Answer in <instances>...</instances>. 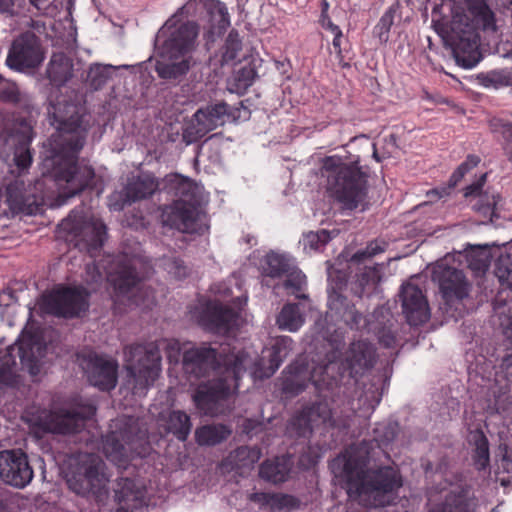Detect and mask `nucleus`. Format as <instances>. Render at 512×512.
Instances as JSON below:
<instances>
[{
	"label": "nucleus",
	"mask_w": 512,
	"mask_h": 512,
	"mask_svg": "<svg viewBox=\"0 0 512 512\" xmlns=\"http://www.w3.org/2000/svg\"><path fill=\"white\" fill-rule=\"evenodd\" d=\"M47 114L56 129L48 139L43 159V175H49L59 190V196L71 198L92 186L95 171L78 162L91 128L85 109L65 97L49 100Z\"/></svg>",
	"instance_id": "obj_1"
},
{
	"label": "nucleus",
	"mask_w": 512,
	"mask_h": 512,
	"mask_svg": "<svg viewBox=\"0 0 512 512\" xmlns=\"http://www.w3.org/2000/svg\"><path fill=\"white\" fill-rule=\"evenodd\" d=\"M336 484L351 500L364 506H383L402 485L398 469L376 467L369 450H342L329 464Z\"/></svg>",
	"instance_id": "obj_2"
},
{
	"label": "nucleus",
	"mask_w": 512,
	"mask_h": 512,
	"mask_svg": "<svg viewBox=\"0 0 512 512\" xmlns=\"http://www.w3.org/2000/svg\"><path fill=\"white\" fill-rule=\"evenodd\" d=\"M203 0H188L170 16L154 39L155 71L159 78L179 84L194 64L192 53L197 47L200 26L181 18L195 17L204 8Z\"/></svg>",
	"instance_id": "obj_3"
},
{
	"label": "nucleus",
	"mask_w": 512,
	"mask_h": 512,
	"mask_svg": "<svg viewBox=\"0 0 512 512\" xmlns=\"http://www.w3.org/2000/svg\"><path fill=\"white\" fill-rule=\"evenodd\" d=\"M466 22L454 23L450 36L452 55L458 66L475 67L482 59L479 50L480 32L496 41L499 38L498 19L487 0H466Z\"/></svg>",
	"instance_id": "obj_4"
},
{
	"label": "nucleus",
	"mask_w": 512,
	"mask_h": 512,
	"mask_svg": "<svg viewBox=\"0 0 512 512\" xmlns=\"http://www.w3.org/2000/svg\"><path fill=\"white\" fill-rule=\"evenodd\" d=\"M66 478L69 488L83 496H92L99 504L108 498L109 476L105 463L94 452L74 450H46Z\"/></svg>",
	"instance_id": "obj_5"
},
{
	"label": "nucleus",
	"mask_w": 512,
	"mask_h": 512,
	"mask_svg": "<svg viewBox=\"0 0 512 512\" xmlns=\"http://www.w3.org/2000/svg\"><path fill=\"white\" fill-rule=\"evenodd\" d=\"M169 191L175 199L163 208L162 224L183 233H201L206 219L200 208L202 188L188 178L175 176L169 183Z\"/></svg>",
	"instance_id": "obj_6"
},
{
	"label": "nucleus",
	"mask_w": 512,
	"mask_h": 512,
	"mask_svg": "<svg viewBox=\"0 0 512 512\" xmlns=\"http://www.w3.org/2000/svg\"><path fill=\"white\" fill-rule=\"evenodd\" d=\"M321 172L330 196L344 209L354 210L366 204L367 174L357 162L344 163L338 157H326Z\"/></svg>",
	"instance_id": "obj_7"
},
{
	"label": "nucleus",
	"mask_w": 512,
	"mask_h": 512,
	"mask_svg": "<svg viewBox=\"0 0 512 512\" xmlns=\"http://www.w3.org/2000/svg\"><path fill=\"white\" fill-rule=\"evenodd\" d=\"M250 362L248 354L228 356L225 359L227 376L201 383L196 388L192 399L198 412L211 417L225 414L229 410L231 387H239L238 381Z\"/></svg>",
	"instance_id": "obj_8"
},
{
	"label": "nucleus",
	"mask_w": 512,
	"mask_h": 512,
	"mask_svg": "<svg viewBox=\"0 0 512 512\" xmlns=\"http://www.w3.org/2000/svg\"><path fill=\"white\" fill-rule=\"evenodd\" d=\"M179 354L180 347L177 341L148 342L144 344H131L124 348L126 362L127 384L132 393L137 396L146 395L147 390L158 378L161 371L160 346Z\"/></svg>",
	"instance_id": "obj_9"
},
{
	"label": "nucleus",
	"mask_w": 512,
	"mask_h": 512,
	"mask_svg": "<svg viewBox=\"0 0 512 512\" xmlns=\"http://www.w3.org/2000/svg\"><path fill=\"white\" fill-rule=\"evenodd\" d=\"M336 368L339 366L334 361L315 365L313 362L306 361L305 358L297 359L286 368L282 380V392L289 397H294L302 393L309 383H312L317 390H321L324 385L330 384L327 378L336 381L332 375Z\"/></svg>",
	"instance_id": "obj_10"
},
{
	"label": "nucleus",
	"mask_w": 512,
	"mask_h": 512,
	"mask_svg": "<svg viewBox=\"0 0 512 512\" xmlns=\"http://www.w3.org/2000/svg\"><path fill=\"white\" fill-rule=\"evenodd\" d=\"M247 354L244 351L230 352L227 347H214L210 343L193 346L183 353V369L186 374L195 378L214 374L217 377L227 376L225 359L231 355Z\"/></svg>",
	"instance_id": "obj_11"
},
{
	"label": "nucleus",
	"mask_w": 512,
	"mask_h": 512,
	"mask_svg": "<svg viewBox=\"0 0 512 512\" xmlns=\"http://www.w3.org/2000/svg\"><path fill=\"white\" fill-rule=\"evenodd\" d=\"M290 425L298 436L307 437L315 429H347L350 423L347 418H334L329 402L320 398L303 405L302 409L293 417Z\"/></svg>",
	"instance_id": "obj_12"
},
{
	"label": "nucleus",
	"mask_w": 512,
	"mask_h": 512,
	"mask_svg": "<svg viewBox=\"0 0 512 512\" xmlns=\"http://www.w3.org/2000/svg\"><path fill=\"white\" fill-rule=\"evenodd\" d=\"M88 297L89 294L82 288L61 286L41 296L39 309L43 314L75 318L87 311Z\"/></svg>",
	"instance_id": "obj_13"
},
{
	"label": "nucleus",
	"mask_w": 512,
	"mask_h": 512,
	"mask_svg": "<svg viewBox=\"0 0 512 512\" xmlns=\"http://www.w3.org/2000/svg\"><path fill=\"white\" fill-rule=\"evenodd\" d=\"M31 134V127L24 122L5 127L0 132V159L20 169L29 167L32 162Z\"/></svg>",
	"instance_id": "obj_14"
},
{
	"label": "nucleus",
	"mask_w": 512,
	"mask_h": 512,
	"mask_svg": "<svg viewBox=\"0 0 512 512\" xmlns=\"http://www.w3.org/2000/svg\"><path fill=\"white\" fill-rule=\"evenodd\" d=\"M60 227L71 237V241H75V246L89 253L101 248L106 239V226L100 219L84 217L75 211L60 223Z\"/></svg>",
	"instance_id": "obj_15"
},
{
	"label": "nucleus",
	"mask_w": 512,
	"mask_h": 512,
	"mask_svg": "<svg viewBox=\"0 0 512 512\" xmlns=\"http://www.w3.org/2000/svg\"><path fill=\"white\" fill-rule=\"evenodd\" d=\"M45 59L41 40L31 31L16 37L8 51L7 66L18 72H29L38 68Z\"/></svg>",
	"instance_id": "obj_16"
},
{
	"label": "nucleus",
	"mask_w": 512,
	"mask_h": 512,
	"mask_svg": "<svg viewBox=\"0 0 512 512\" xmlns=\"http://www.w3.org/2000/svg\"><path fill=\"white\" fill-rule=\"evenodd\" d=\"M17 357L23 369L36 376L40 372V361L34 353L21 344L0 349V388L15 387L19 383Z\"/></svg>",
	"instance_id": "obj_17"
},
{
	"label": "nucleus",
	"mask_w": 512,
	"mask_h": 512,
	"mask_svg": "<svg viewBox=\"0 0 512 512\" xmlns=\"http://www.w3.org/2000/svg\"><path fill=\"white\" fill-rule=\"evenodd\" d=\"M95 412L96 408L91 403L59 409L50 414L45 422V429L53 434H76L83 430L87 420L92 418Z\"/></svg>",
	"instance_id": "obj_18"
},
{
	"label": "nucleus",
	"mask_w": 512,
	"mask_h": 512,
	"mask_svg": "<svg viewBox=\"0 0 512 512\" xmlns=\"http://www.w3.org/2000/svg\"><path fill=\"white\" fill-rule=\"evenodd\" d=\"M140 265L139 259L127 254L117 255L113 259L107 277L119 294L126 295L139 287L143 279L138 271Z\"/></svg>",
	"instance_id": "obj_19"
},
{
	"label": "nucleus",
	"mask_w": 512,
	"mask_h": 512,
	"mask_svg": "<svg viewBox=\"0 0 512 512\" xmlns=\"http://www.w3.org/2000/svg\"><path fill=\"white\" fill-rule=\"evenodd\" d=\"M438 282L445 304L452 307L468 297L470 284L462 270L451 266L439 265L433 272Z\"/></svg>",
	"instance_id": "obj_20"
},
{
	"label": "nucleus",
	"mask_w": 512,
	"mask_h": 512,
	"mask_svg": "<svg viewBox=\"0 0 512 512\" xmlns=\"http://www.w3.org/2000/svg\"><path fill=\"white\" fill-rule=\"evenodd\" d=\"M0 478L17 488L31 482L33 470L23 450H0Z\"/></svg>",
	"instance_id": "obj_21"
},
{
	"label": "nucleus",
	"mask_w": 512,
	"mask_h": 512,
	"mask_svg": "<svg viewBox=\"0 0 512 512\" xmlns=\"http://www.w3.org/2000/svg\"><path fill=\"white\" fill-rule=\"evenodd\" d=\"M398 298L402 313L409 325H422L430 319L431 313L428 301L417 285L412 282L403 283Z\"/></svg>",
	"instance_id": "obj_22"
},
{
	"label": "nucleus",
	"mask_w": 512,
	"mask_h": 512,
	"mask_svg": "<svg viewBox=\"0 0 512 512\" xmlns=\"http://www.w3.org/2000/svg\"><path fill=\"white\" fill-rule=\"evenodd\" d=\"M117 372L118 364L115 360L95 353L88 355L86 373L91 385L102 391H110L117 385Z\"/></svg>",
	"instance_id": "obj_23"
},
{
	"label": "nucleus",
	"mask_w": 512,
	"mask_h": 512,
	"mask_svg": "<svg viewBox=\"0 0 512 512\" xmlns=\"http://www.w3.org/2000/svg\"><path fill=\"white\" fill-rule=\"evenodd\" d=\"M5 202L14 214L35 215L42 210L43 198L27 190L23 181L15 180L5 187Z\"/></svg>",
	"instance_id": "obj_24"
},
{
	"label": "nucleus",
	"mask_w": 512,
	"mask_h": 512,
	"mask_svg": "<svg viewBox=\"0 0 512 512\" xmlns=\"http://www.w3.org/2000/svg\"><path fill=\"white\" fill-rule=\"evenodd\" d=\"M327 317L334 321H342L351 329H361L366 326V319L362 313L355 309V305L348 300L344 292L327 293Z\"/></svg>",
	"instance_id": "obj_25"
},
{
	"label": "nucleus",
	"mask_w": 512,
	"mask_h": 512,
	"mask_svg": "<svg viewBox=\"0 0 512 512\" xmlns=\"http://www.w3.org/2000/svg\"><path fill=\"white\" fill-rule=\"evenodd\" d=\"M238 313L216 301H209L202 310L199 323L206 330L225 334L236 324Z\"/></svg>",
	"instance_id": "obj_26"
},
{
	"label": "nucleus",
	"mask_w": 512,
	"mask_h": 512,
	"mask_svg": "<svg viewBox=\"0 0 512 512\" xmlns=\"http://www.w3.org/2000/svg\"><path fill=\"white\" fill-rule=\"evenodd\" d=\"M376 361V349L373 344L366 340L352 342L347 351L345 362L341 363L343 372H348L352 378L362 374L365 370L371 369Z\"/></svg>",
	"instance_id": "obj_27"
},
{
	"label": "nucleus",
	"mask_w": 512,
	"mask_h": 512,
	"mask_svg": "<svg viewBox=\"0 0 512 512\" xmlns=\"http://www.w3.org/2000/svg\"><path fill=\"white\" fill-rule=\"evenodd\" d=\"M293 340L288 336H282L275 340L266 355L255 363L253 374L259 379L271 377L287 358L292 350Z\"/></svg>",
	"instance_id": "obj_28"
},
{
	"label": "nucleus",
	"mask_w": 512,
	"mask_h": 512,
	"mask_svg": "<svg viewBox=\"0 0 512 512\" xmlns=\"http://www.w3.org/2000/svg\"><path fill=\"white\" fill-rule=\"evenodd\" d=\"M114 502L117 512H134L144 504L142 485L128 477L118 479L114 487Z\"/></svg>",
	"instance_id": "obj_29"
},
{
	"label": "nucleus",
	"mask_w": 512,
	"mask_h": 512,
	"mask_svg": "<svg viewBox=\"0 0 512 512\" xmlns=\"http://www.w3.org/2000/svg\"><path fill=\"white\" fill-rule=\"evenodd\" d=\"M204 9L209 16V27L204 34L207 42H214L230 26V15L225 3L220 0H205Z\"/></svg>",
	"instance_id": "obj_30"
},
{
	"label": "nucleus",
	"mask_w": 512,
	"mask_h": 512,
	"mask_svg": "<svg viewBox=\"0 0 512 512\" xmlns=\"http://www.w3.org/2000/svg\"><path fill=\"white\" fill-rule=\"evenodd\" d=\"M486 177H487L486 173L482 174L476 182L468 185L465 188V192H464L465 197H469V196H473V195L478 196V199H477L476 203L473 205V208L481 217H483V220H481V223H483V224L493 223L494 219L498 218V215L496 214V211H495V207H496L497 199L499 198V196H495V195L489 196L487 194L482 195L480 193L483 185L486 182Z\"/></svg>",
	"instance_id": "obj_31"
},
{
	"label": "nucleus",
	"mask_w": 512,
	"mask_h": 512,
	"mask_svg": "<svg viewBox=\"0 0 512 512\" xmlns=\"http://www.w3.org/2000/svg\"><path fill=\"white\" fill-rule=\"evenodd\" d=\"M382 264L365 265L351 282L350 290L357 297L370 296L381 281Z\"/></svg>",
	"instance_id": "obj_32"
},
{
	"label": "nucleus",
	"mask_w": 512,
	"mask_h": 512,
	"mask_svg": "<svg viewBox=\"0 0 512 512\" xmlns=\"http://www.w3.org/2000/svg\"><path fill=\"white\" fill-rule=\"evenodd\" d=\"M291 468V457L285 454L263 462L259 469V475L262 479L277 484L287 480Z\"/></svg>",
	"instance_id": "obj_33"
},
{
	"label": "nucleus",
	"mask_w": 512,
	"mask_h": 512,
	"mask_svg": "<svg viewBox=\"0 0 512 512\" xmlns=\"http://www.w3.org/2000/svg\"><path fill=\"white\" fill-rule=\"evenodd\" d=\"M51 84L63 86L73 76V63L64 53H53L46 69Z\"/></svg>",
	"instance_id": "obj_34"
},
{
	"label": "nucleus",
	"mask_w": 512,
	"mask_h": 512,
	"mask_svg": "<svg viewBox=\"0 0 512 512\" xmlns=\"http://www.w3.org/2000/svg\"><path fill=\"white\" fill-rule=\"evenodd\" d=\"M198 111H202L205 121L212 130L224 125L226 121L236 120L240 116V108L229 106L224 101L209 104Z\"/></svg>",
	"instance_id": "obj_35"
},
{
	"label": "nucleus",
	"mask_w": 512,
	"mask_h": 512,
	"mask_svg": "<svg viewBox=\"0 0 512 512\" xmlns=\"http://www.w3.org/2000/svg\"><path fill=\"white\" fill-rule=\"evenodd\" d=\"M158 189V182L150 174H141L133 177L127 183L125 195L131 202L148 198Z\"/></svg>",
	"instance_id": "obj_36"
},
{
	"label": "nucleus",
	"mask_w": 512,
	"mask_h": 512,
	"mask_svg": "<svg viewBox=\"0 0 512 512\" xmlns=\"http://www.w3.org/2000/svg\"><path fill=\"white\" fill-rule=\"evenodd\" d=\"M254 500L268 508L270 512H289L300 505L296 497L282 493H256Z\"/></svg>",
	"instance_id": "obj_37"
},
{
	"label": "nucleus",
	"mask_w": 512,
	"mask_h": 512,
	"mask_svg": "<svg viewBox=\"0 0 512 512\" xmlns=\"http://www.w3.org/2000/svg\"><path fill=\"white\" fill-rule=\"evenodd\" d=\"M231 433L232 429L228 425L209 424L197 428L195 437L200 446H215L226 440Z\"/></svg>",
	"instance_id": "obj_38"
},
{
	"label": "nucleus",
	"mask_w": 512,
	"mask_h": 512,
	"mask_svg": "<svg viewBox=\"0 0 512 512\" xmlns=\"http://www.w3.org/2000/svg\"><path fill=\"white\" fill-rule=\"evenodd\" d=\"M305 322V316L297 303L285 304L277 316L276 323L281 330L296 332Z\"/></svg>",
	"instance_id": "obj_39"
},
{
	"label": "nucleus",
	"mask_w": 512,
	"mask_h": 512,
	"mask_svg": "<svg viewBox=\"0 0 512 512\" xmlns=\"http://www.w3.org/2000/svg\"><path fill=\"white\" fill-rule=\"evenodd\" d=\"M294 265L285 255L268 253L265 258L264 278L262 283L269 286L267 278H281L290 271Z\"/></svg>",
	"instance_id": "obj_40"
},
{
	"label": "nucleus",
	"mask_w": 512,
	"mask_h": 512,
	"mask_svg": "<svg viewBox=\"0 0 512 512\" xmlns=\"http://www.w3.org/2000/svg\"><path fill=\"white\" fill-rule=\"evenodd\" d=\"M212 131L204 119L202 111H196L191 119L185 123L182 130V140L187 145L197 142Z\"/></svg>",
	"instance_id": "obj_41"
},
{
	"label": "nucleus",
	"mask_w": 512,
	"mask_h": 512,
	"mask_svg": "<svg viewBox=\"0 0 512 512\" xmlns=\"http://www.w3.org/2000/svg\"><path fill=\"white\" fill-rule=\"evenodd\" d=\"M106 459L118 469L136 468L146 455H140L137 450H103Z\"/></svg>",
	"instance_id": "obj_42"
},
{
	"label": "nucleus",
	"mask_w": 512,
	"mask_h": 512,
	"mask_svg": "<svg viewBox=\"0 0 512 512\" xmlns=\"http://www.w3.org/2000/svg\"><path fill=\"white\" fill-rule=\"evenodd\" d=\"M494 311L503 335L512 342V298L505 300L500 295L497 296Z\"/></svg>",
	"instance_id": "obj_43"
},
{
	"label": "nucleus",
	"mask_w": 512,
	"mask_h": 512,
	"mask_svg": "<svg viewBox=\"0 0 512 512\" xmlns=\"http://www.w3.org/2000/svg\"><path fill=\"white\" fill-rule=\"evenodd\" d=\"M166 429L179 440L185 441L191 431L190 417L183 411H172L166 421Z\"/></svg>",
	"instance_id": "obj_44"
},
{
	"label": "nucleus",
	"mask_w": 512,
	"mask_h": 512,
	"mask_svg": "<svg viewBox=\"0 0 512 512\" xmlns=\"http://www.w3.org/2000/svg\"><path fill=\"white\" fill-rule=\"evenodd\" d=\"M495 275L502 286L512 288V253L511 247H505L495 264Z\"/></svg>",
	"instance_id": "obj_45"
},
{
	"label": "nucleus",
	"mask_w": 512,
	"mask_h": 512,
	"mask_svg": "<svg viewBox=\"0 0 512 512\" xmlns=\"http://www.w3.org/2000/svg\"><path fill=\"white\" fill-rule=\"evenodd\" d=\"M115 67L112 65L93 64L87 74V83L93 90L101 89L111 79Z\"/></svg>",
	"instance_id": "obj_46"
},
{
	"label": "nucleus",
	"mask_w": 512,
	"mask_h": 512,
	"mask_svg": "<svg viewBox=\"0 0 512 512\" xmlns=\"http://www.w3.org/2000/svg\"><path fill=\"white\" fill-rule=\"evenodd\" d=\"M255 75V70L250 66L240 68L228 82L229 90L237 94L244 93L253 84Z\"/></svg>",
	"instance_id": "obj_47"
},
{
	"label": "nucleus",
	"mask_w": 512,
	"mask_h": 512,
	"mask_svg": "<svg viewBox=\"0 0 512 512\" xmlns=\"http://www.w3.org/2000/svg\"><path fill=\"white\" fill-rule=\"evenodd\" d=\"M399 432V425L396 422L378 424L373 430V441L377 448L390 445Z\"/></svg>",
	"instance_id": "obj_48"
},
{
	"label": "nucleus",
	"mask_w": 512,
	"mask_h": 512,
	"mask_svg": "<svg viewBox=\"0 0 512 512\" xmlns=\"http://www.w3.org/2000/svg\"><path fill=\"white\" fill-rule=\"evenodd\" d=\"M338 234L336 231H328L321 229L318 231H310L304 234L303 246L304 249H310L311 251L321 250L333 237Z\"/></svg>",
	"instance_id": "obj_49"
},
{
	"label": "nucleus",
	"mask_w": 512,
	"mask_h": 512,
	"mask_svg": "<svg viewBox=\"0 0 512 512\" xmlns=\"http://www.w3.org/2000/svg\"><path fill=\"white\" fill-rule=\"evenodd\" d=\"M241 50L242 41L239 33L235 29H232L229 32L223 47L221 64L224 65L234 62L238 58Z\"/></svg>",
	"instance_id": "obj_50"
},
{
	"label": "nucleus",
	"mask_w": 512,
	"mask_h": 512,
	"mask_svg": "<svg viewBox=\"0 0 512 512\" xmlns=\"http://www.w3.org/2000/svg\"><path fill=\"white\" fill-rule=\"evenodd\" d=\"M284 277L285 280L282 284L284 289L289 291L291 294H294L299 299L307 298V295L305 294H298L306 284V277L300 270L293 266Z\"/></svg>",
	"instance_id": "obj_51"
},
{
	"label": "nucleus",
	"mask_w": 512,
	"mask_h": 512,
	"mask_svg": "<svg viewBox=\"0 0 512 512\" xmlns=\"http://www.w3.org/2000/svg\"><path fill=\"white\" fill-rule=\"evenodd\" d=\"M328 286L327 293L344 292L348 285V272L345 269H340L329 265L327 268Z\"/></svg>",
	"instance_id": "obj_52"
},
{
	"label": "nucleus",
	"mask_w": 512,
	"mask_h": 512,
	"mask_svg": "<svg viewBox=\"0 0 512 512\" xmlns=\"http://www.w3.org/2000/svg\"><path fill=\"white\" fill-rule=\"evenodd\" d=\"M399 9V4H393L380 18L378 24L375 27V34L378 36L381 42H387L389 39V31L394 23L395 14Z\"/></svg>",
	"instance_id": "obj_53"
},
{
	"label": "nucleus",
	"mask_w": 512,
	"mask_h": 512,
	"mask_svg": "<svg viewBox=\"0 0 512 512\" xmlns=\"http://www.w3.org/2000/svg\"><path fill=\"white\" fill-rule=\"evenodd\" d=\"M161 266L176 279H182L188 274V268L183 260L175 256H164L161 259Z\"/></svg>",
	"instance_id": "obj_54"
},
{
	"label": "nucleus",
	"mask_w": 512,
	"mask_h": 512,
	"mask_svg": "<svg viewBox=\"0 0 512 512\" xmlns=\"http://www.w3.org/2000/svg\"><path fill=\"white\" fill-rule=\"evenodd\" d=\"M467 442L474 448H488V439L480 424L469 426Z\"/></svg>",
	"instance_id": "obj_55"
},
{
	"label": "nucleus",
	"mask_w": 512,
	"mask_h": 512,
	"mask_svg": "<svg viewBox=\"0 0 512 512\" xmlns=\"http://www.w3.org/2000/svg\"><path fill=\"white\" fill-rule=\"evenodd\" d=\"M475 254L477 258L470 262L471 268L477 271H485L491 261L489 245L477 246Z\"/></svg>",
	"instance_id": "obj_56"
},
{
	"label": "nucleus",
	"mask_w": 512,
	"mask_h": 512,
	"mask_svg": "<svg viewBox=\"0 0 512 512\" xmlns=\"http://www.w3.org/2000/svg\"><path fill=\"white\" fill-rule=\"evenodd\" d=\"M384 251V247L377 242H371L365 249L357 251L350 259V263H364L366 260Z\"/></svg>",
	"instance_id": "obj_57"
},
{
	"label": "nucleus",
	"mask_w": 512,
	"mask_h": 512,
	"mask_svg": "<svg viewBox=\"0 0 512 512\" xmlns=\"http://www.w3.org/2000/svg\"><path fill=\"white\" fill-rule=\"evenodd\" d=\"M0 100L3 102L18 103L20 102V91L16 83L5 80L0 85Z\"/></svg>",
	"instance_id": "obj_58"
},
{
	"label": "nucleus",
	"mask_w": 512,
	"mask_h": 512,
	"mask_svg": "<svg viewBox=\"0 0 512 512\" xmlns=\"http://www.w3.org/2000/svg\"><path fill=\"white\" fill-rule=\"evenodd\" d=\"M320 458L318 450H303L299 456V466L305 470L310 469L318 463Z\"/></svg>",
	"instance_id": "obj_59"
},
{
	"label": "nucleus",
	"mask_w": 512,
	"mask_h": 512,
	"mask_svg": "<svg viewBox=\"0 0 512 512\" xmlns=\"http://www.w3.org/2000/svg\"><path fill=\"white\" fill-rule=\"evenodd\" d=\"M501 133L504 138V150L512 161V123L501 124Z\"/></svg>",
	"instance_id": "obj_60"
},
{
	"label": "nucleus",
	"mask_w": 512,
	"mask_h": 512,
	"mask_svg": "<svg viewBox=\"0 0 512 512\" xmlns=\"http://www.w3.org/2000/svg\"><path fill=\"white\" fill-rule=\"evenodd\" d=\"M474 464L478 470H483L489 465V450H475Z\"/></svg>",
	"instance_id": "obj_61"
},
{
	"label": "nucleus",
	"mask_w": 512,
	"mask_h": 512,
	"mask_svg": "<svg viewBox=\"0 0 512 512\" xmlns=\"http://www.w3.org/2000/svg\"><path fill=\"white\" fill-rule=\"evenodd\" d=\"M242 432L247 436L251 437L257 434L262 429V424L259 421L253 419H245L241 425Z\"/></svg>",
	"instance_id": "obj_62"
},
{
	"label": "nucleus",
	"mask_w": 512,
	"mask_h": 512,
	"mask_svg": "<svg viewBox=\"0 0 512 512\" xmlns=\"http://www.w3.org/2000/svg\"><path fill=\"white\" fill-rule=\"evenodd\" d=\"M500 370L507 381H512V352L502 358Z\"/></svg>",
	"instance_id": "obj_63"
},
{
	"label": "nucleus",
	"mask_w": 512,
	"mask_h": 512,
	"mask_svg": "<svg viewBox=\"0 0 512 512\" xmlns=\"http://www.w3.org/2000/svg\"><path fill=\"white\" fill-rule=\"evenodd\" d=\"M442 512H467L463 498L457 497L453 505L447 500Z\"/></svg>",
	"instance_id": "obj_64"
}]
</instances>
